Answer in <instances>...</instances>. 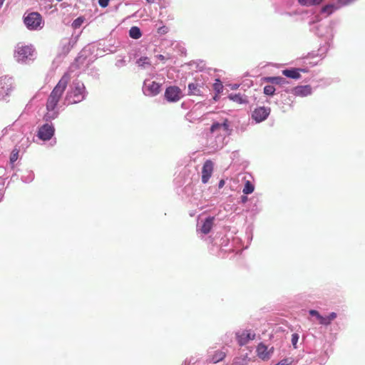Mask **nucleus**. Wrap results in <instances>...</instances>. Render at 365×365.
<instances>
[{"label":"nucleus","mask_w":365,"mask_h":365,"mask_svg":"<svg viewBox=\"0 0 365 365\" xmlns=\"http://www.w3.org/2000/svg\"><path fill=\"white\" fill-rule=\"evenodd\" d=\"M68 81V74L64 73L47 98L46 112L43 116V120L46 123L38 128L37 133V136L43 141L49 140L54 135L55 128L51 121L57 118L60 114L58 103Z\"/></svg>","instance_id":"f257e3e1"},{"label":"nucleus","mask_w":365,"mask_h":365,"mask_svg":"<svg viewBox=\"0 0 365 365\" xmlns=\"http://www.w3.org/2000/svg\"><path fill=\"white\" fill-rule=\"evenodd\" d=\"M88 94L84 83L79 80H74L66 93L63 104L69 106L79 103L87 98Z\"/></svg>","instance_id":"f03ea898"},{"label":"nucleus","mask_w":365,"mask_h":365,"mask_svg":"<svg viewBox=\"0 0 365 365\" xmlns=\"http://www.w3.org/2000/svg\"><path fill=\"white\" fill-rule=\"evenodd\" d=\"M309 31L319 37H326L330 40L334 36L333 28L335 24L334 21H330L329 24H319L316 25L314 21L310 22Z\"/></svg>","instance_id":"7ed1b4c3"},{"label":"nucleus","mask_w":365,"mask_h":365,"mask_svg":"<svg viewBox=\"0 0 365 365\" xmlns=\"http://www.w3.org/2000/svg\"><path fill=\"white\" fill-rule=\"evenodd\" d=\"M34 49L31 45L24 46L17 44L14 51V58L19 63H27L33 61Z\"/></svg>","instance_id":"20e7f679"},{"label":"nucleus","mask_w":365,"mask_h":365,"mask_svg":"<svg viewBox=\"0 0 365 365\" xmlns=\"http://www.w3.org/2000/svg\"><path fill=\"white\" fill-rule=\"evenodd\" d=\"M14 80L5 76L0 78V100L9 101L8 97L14 90Z\"/></svg>","instance_id":"39448f33"},{"label":"nucleus","mask_w":365,"mask_h":365,"mask_svg":"<svg viewBox=\"0 0 365 365\" xmlns=\"http://www.w3.org/2000/svg\"><path fill=\"white\" fill-rule=\"evenodd\" d=\"M24 23L29 30H37L42 28V17L36 12H32L24 17Z\"/></svg>","instance_id":"423d86ee"},{"label":"nucleus","mask_w":365,"mask_h":365,"mask_svg":"<svg viewBox=\"0 0 365 365\" xmlns=\"http://www.w3.org/2000/svg\"><path fill=\"white\" fill-rule=\"evenodd\" d=\"M162 84L154 81L145 79L143 85V92L147 96H155L160 93Z\"/></svg>","instance_id":"0eeeda50"},{"label":"nucleus","mask_w":365,"mask_h":365,"mask_svg":"<svg viewBox=\"0 0 365 365\" xmlns=\"http://www.w3.org/2000/svg\"><path fill=\"white\" fill-rule=\"evenodd\" d=\"M215 220L214 216H207L199 220L197 223V232L204 235L208 234L213 227Z\"/></svg>","instance_id":"6e6552de"},{"label":"nucleus","mask_w":365,"mask_h":365,"mask_svg":"<svg viewBox=\"0 0 365 365\" xmlns=\"http://www.w3.org/2000/svg\"><path fill=\"white\" fill-rule=\"evenodd\" d=\"M164 97L168 102L175 103L182 98V91L179 87L170 86L165 89Z\"/></svg>","instance_id":"1a4fd4ad"},{"label":"nucleus","mask_w":365,"mask_h":365,"mask_svg":"<svg viewBox=\"0 0 365 365\" xmlns=\"http://www.w3.org/2000/svg\"><path fill=\"white\" fill-rule=\"evenodd\" d=\"M271 109L269 107L259 106L254 109L252 113V118L256 123L265 120L269 115Z\"/></svg>","instance_id":"9d476101"},{"label":"nucleus","mask_w":365,"mask_h":365,"mask_svg":"<svg viewBox=\"0 0 365 365\" xmlns=\"http://www.w3.org/2000/svg\"><path fill=\"white\" fill-rule=\"evenodd\" d=\"M221 129L225 132V136H230L232 135V125L228 119H225L222 123L214 122L210 126L211 133H215V131Z\"/></svg>","instance_id":"9b49d317"},{"label":"nucleus","mask_w":365,"mask_h":365,"mask_svg":"<svg viewBox=\"0 0 365 365\" xmlns=\"http://www.w3.org/2000/svg\"><path fill=\"white\" fill-rule=\"evenodd\" d=\"M329 43L327 41L324 45L321 46L318 50L312 51L304 57V59L311 60L317 57L320 58V60L323 59L326 56V53L329 49Z\"/></svg>","instance_id":"f8f14e48"},{"label":"nucleus","mask_w":365,"mask_h":365,"mask_svg":"<svg viewBox=\"0 0 365 365\" xmlns=\"http://www.w3.org/2000/svg\"><path fill=\"white\" fill-rule=\"evenodd\" d=\"M286 93H291L296 96L305 97L312 93V89L309 85L297 86L291 89L285 88Z\"/></svg>","instance_id":"ddd939ff"},{"label":"nucleus","mask_w":365,"mask_h":365,"mask_svg":"<svg viewBox=\"0 0 365 365\" xmlns=\"http://www.w3.org/2000/svg\"><path fill=\"white\" fill-rule=\"evenodd\" d=\"M255 337V334L252 333L250 331H243L242 332H236V339L240 346L246 345L250 340H253Z\"/></svg>","instance_id":"4468645a"},{"label":"nucleus","mask_w":365,"mask_h":365,"mask_svg":"<svg viewBox=\"0 0 365 365\" xmlns=\"http://www.w3.org/2000/svg\"><path fill=\"white\" fill-rule=\"evenodd\" d=\"M213 171V163L210 160H207L202 168V182L206 184L210 178Z\"/></svg>","instance_id":"2eb2a0df"},{"label":"nucleus","mask_w":365,"mask_h":365,"mask_svg":"<svg viewBox=\"0 0 365 365\" xmlns=\"http://www.w3.org/2000/svg\"><path fill=\"white\" fill-rule=\"evenodd\" d=\"M273 349V347H272L270 351H268L267 346L263 343H260L257 346V356L262 360H267L270 358Z\"/></svg>","instance_id":"dca6fc26"},{"label":"nucleus","mask_w":365,"mask_h":365,"mask_svg":"<svg viewBox=\"0 0 365 365\" xmlns=\"http://www.w3.org/2000/svg\"><path fill=\"white\" fill-rule=\"evenodd\" d=\"M339 9H340V7L336 1V3H330L323 6L321 8L320 13L330 16Z\"/></svg>","instance_id":"f3484780"},{"label":"nucleus","mask_w":365,"mask_h":365,"mask_svg":"<svg viewBox=\"0 0 365 365\" xmlns=\"http://www.w3.org/2000/svg\"><path fill=\"white\" fill-rule=\"evenodd\" d=\"M203 83L199 82L189 83L187 85L188 95L200 96L201 93L200 88Z\"/></svg>","instance_id":"a211bd4d"},{"label":"nucleus","mask_w":365,"mask_h":365,"mask_svg":"<svg viewBox=\"0 0 365 365\" xmlns=\"http://www.w3.org/2000/svg\"><path fill=\"white\" fill-rule=\"evenodd\" d=\"M282 74L287 78L292 79H299L301 78V75L299 73V69L297 68H290L282 70Z\"/></svg>","instance_id":"6ab92c4d"},{"label":"nucleus","mask_w":365,"mask_h":365,"mask_svg":"<svg viewBox=\"0 0 365 365\" xmlns=\"http://www.w3.org/2000/svg\"><path fill=\"white\" fill-rule=\"evenodd\" d=\"M250 212H252L254 215L259 213L262 210L259 197L253 196L252 197L250 198Z\"/></svg>","instance_id":"aec40b11"},{"label":"nucleus","mask_w":365,"mask_h":365,"mask_svg":"<svg viewBox=\"0 0 365 365\" xmlns=\"http://www.w3.org/2000/svg\"><path fill=\"white\" fill-rule=\"evenodd\" d=\"M73 46V43L68 39H63L61 41L60 48L61 53L63 55H66L69 53L72 47Z\"/></svg>","instance_id":"412c9836"},{"label":"nucleus","mask_w":365,"mask_h":365,"mask_svg":"<svg viewBox=\"0 0 365 365\" xmlns=\"http://www.w3.org/2000/svg\"><path fill=\"white\" fill-rule=\"evenodd\" d=\"M228 98L234 102H237L240 104H245L247 103L246 96L241 93H231Z\"/></svg>","instance_id":"4be33fe9"},{"label":"nucleus","mask_w":365,"mask_h":365,"mask_svg":"<svg viewBox=\"0 0 365 365\" xmlns=\"http://www.w3.org/2000/svg\"><path fill=\"white\" fill-rule=\"evenodd\" d=\"M129 36L133 39H138L142 36V32L139 27L132 26L129 30Z\"/></svg>","instance_id":"5701e85b"},{"label":"nucleus","mask_w":365,"mask_h":365,"mask_svg":"<svg viewBox=\"0 0 365 365\" xmlns=\"http://www.w3.org/2000/svg\"><path fill=\"white\" fill-rule=\"evenodd\" d=\"M135 63L141 68H146L150 66V59L147 56H142L137 59Z\"/></svg>","instance_id":"b1692460"},{"label":"nucleus","mask_w":365,"mask_h":365,"mask_svg":"<svg viewBox=\"0 0 365 365\" xmlns=\"http://www.w3.org/2000/svg\"><path fill=\"white\" fill-rule=\"evenodd\" d=\"M34 179V173L31 170H27L24 175L21 176V180L25 183H29Z\"/></svg>","instance_id":"393cba45"},{"label":"nucleus","mask_w":365,"mask_h":365,"mask_svg":"<svg viewBox=\"0 0 365 365\" xmlns=\"http://www.w3.org/2000/svg\"><path fill=\"white\" fill-rule=\"evenodd\" d=\"M255 190V186L249 180H247L245 183L244 187H243V193L245 195H249L254 192Z\"/></svg>","instance_id":"a878e982"},{"label":"nucleus","mask_w":365,"mask_h":365,"mask_svg":"<svg viewBox=\"0 0 365 365\" xmlns=\"http://www.w3.org/2000/svg\"><path fill=\"white\" fill-rule=\"evenodd\" d=\"M213 89L216 93V96L222 92L223 85L219 78L215 79V82L213 83Z\"/></svg>","instance_id":"bb28decb"},{"label":"nucleus","mask_w":365,"mask_h":365,"mask_svg":"<svg viewBox=\"0 0 365 365\" xmlns=\"http://www.w3.org/2000/svg\"><path fill=\"white\" fill-rule=\"evenodd\" d=\"M190 66H195V68L197 71H202L205 68V63L203 61L199 60L197 61H192L190 63Z\"/></svg>","instance_id":"cd10ccee"},{"label":"nucleus","mask_w":365,"mask_h":365,"mask_svg":"<svg viewBox=\"0 0 365 365\" xmlns=\"http://www.w3.org/2000/svg\"><path fill=\"white\" fill-rule=\"evenodd\" d=\"M263 81L264 82L278 85L279 82H280V81H282V80L280 79V76H267V77L263 78Z\"/></svg>","instance_id":"c85d7f7f"},{"label":"nucleus","mask_w":365,"mask_h":365,"mask_svg":"<svg viewBox=\"0 0 365 365\" xmlns=\"http://www.w3.org/2000/svg\"><path fill=\"white\" fill-rule=\"evenodd\" d=\"M275 88L272 85H267L263 88V93L266 96H272L275 93Z\"/></svg>","instance_id":"c756f323"},{"label":"nucleus","mask_w":365,"mask_h":365,"mask_svg":"<svg viewBox=\"0 0 365 365\" xmlns=\"http://www.w3.org/2000/svg\"><path fill=\"white\" fill-rule=\"evenodd\" d=\"M358 0H337L336 1L338 3L340 9H341L343 7L350 6L353 4H354Z\"/></svg>","instance_id":"7c9ffc66"},{"label":"nucleus","mask_w":365,"mask_h":365,"mask_svg":"<svg viewBox=\"0 0 365 365\" xmlns=\"http://www.w3.org/2000/svg\"><path fill=\"white\" fill-rule=\"evenodd\" d=\"M84 21V18L83 16H79L76 18L71 24V26L73 29H78Z\"/></svg>","instance_id":"2f4dec72"},{"label":"nucleus","mask_w":365,"mask_h":365,"mask_svg":"<svg viewBox=\"0 0 365 365\" xmlns=\"http://www.w3.org/2000/svg\"><path fill=\"white\" fill-rule=\"evenodd\" d=\"M18 155H19V150H17L16 148H14L11 153V155H10V158H9V160H10V163L13 165L14 163L16 161V160L18 159Z\"/></svg>","instance_id":"473e14b6"},{"label":"nucleus","mask_w":365,"mask_h":365,"mask_svg":"<svg viewBox=\"0 0 365 365\" xmlns=\"http://www.w3.org/2000/svg\"><path fill=\"white\" fill-rule=\"evenodd\" d=\"M319 322L321 325L327 327L331 324V321L329 319L327 316L322 315V318L319 319Z\"/></svg>","instance_id":"72a5a7b5"},{"label":"nucleus","mask_w":365,"mask_h":365,"mask_svg":"<svg viewBox=\"0 0 365 365\" xmlns=\"http://www.w3.org/2000/svg\"><path fill=\"white\" fill-rule=\"evenodd\" d=\"M299 339V335L297 333H293L292 334L291 341L294 349L297 348V342Z\"/></svg>","instance_id":"f704fd0d"},{"label":"nucleus","mask_w":365,"mask_h":365,"mask_svg":"<svg viewBox=\"0 0 365 365\" xmlns=\"http://www.w3.org/2000/svg\"><path fill=\"white\" fill-rule=\"evenodd\" d=\"M225 357V354L223 352H219L215 354V355L213 357V360L215 362H219L224 359Z\"/></svg>","instance_id":"c9c22d12"},{"label":"nucleus","mask_w":365,"mask_h":365,"mask_svg":"<svg viewBox=\"0 0 365 365\" xmlns=\"http://www.w3.org/2000/svg\"><path fill=\"white\" fill-rule=\"evenodd\" d=\"M115 66L117 68H121L126 66V61L125 57H122L120 59L117 60L115 63Z\"/></svg>","instance_id":"e433bc0d"},{"label":"nucleus","mask_w":365,"mask_h":365,"mask_svg":"<svg viewBox=\"0 0 365 365\" xmlns=\"http://www.w3.org/2000/svg\"><path fill=\"white\" fill-rule=\"evenodd\" d=\"M309 314L312 317H315L318 320L322 318V314L317 310L310 309Z\"/></svg>","instance_id":"4c0bfd02"},{"label":"nucleus","mask_w":365,"mask_h":365,"mask_svg":"<svg viewBox=\"0 0 365 365\" xmlns=\"http://www.w3.org/2000/svg\"><path fill=\"white\" fill-rule=\"evenodd\" d=\"M232 365H245V360L241 358H235Z\"/></svg>","instance_id":"58836bf2"},{"label":"nucleus","mask_w":365,"mask_h":365,"mask_svg":"<svg viewBox=\"0 0 365 365\" xmlns=\"http://www.w3.org/2000/svg\"><path fill=\"white\" fill-rule=\"evenodd\" d=\"M280 82H279V86H281L282 88H285L286 85H288L289 83V81L284 77L280 76Z\"/></svg>","instance_id":"ea45409f"},{"label":"nucleus","mask_w":365,"mask_h":365,"mask_svg":"<svg viewBox=\"0 0 365 365\" xmlns=\"http://www.w3.org/2000/svg\"><path fill=\"white\" fill-rule=\"evenodd\" d=\"M328 355L327 354V352H324V354H323L322 356H321L320 358H319V360L320 361H319V364L320 365H323L326 363V361H327L328 359Z\"/></svg>","instance_id":"a19ab883"},{"label":"nucleus","mask_w":365,"mask_h":365,"mask_svg":"<svg viewBox=\"0 0 365 365\" xmlns=\"http://www.w3.org/2000/svg\"><path fill=\"white\" fill-rule=\"evenodd\" d=\"M98 4L102 8H106L108 6L110 0H98Z\"/></svg>","instance_id":"79ce46f5"},{"label":"nucleus","mask_w":365,"mask_h":365,"mask_svg":"<svg viewBox=\"0 0 365 365\" xmlns=\"http://www.w3.org/2000/svg\"><path fill=\"white\" fill-rule=\"evenodd\" d=\"M299 4L302 6H308L310 4V0H298Z\"/></svg>","instance_id":"37998d69"},{"label":"nucleus","mask_w":365,"mask_h":365,"mask_svg":"<svg viewBox=\"0 0 365 365\" xmlns=\"http://www.w3.org/2000/svg\"><path fill=\"white\" fill-rule=\"evenodd\" d=\"M323 0H310V4L309 6H317L320 4Z\"/></svg>","instance_id":"c03bdc74"},{"label":"nucleus","mask_w":365,"mask_h":365,"mask_svg":"<svg viewBox=\"0 0 365 365\" xmlns=\"http://www.w3.org/2000/svg\"><path fill=\"white\" fill-rule=\"evenodd\" d=\"M327 317H329V319L331 321H332V320H334V319L336 318L337 314H336V312H332L329 313V315H327Z\"/></svg>","instance_id":"a18cd8bd"},{"label":"nucleus","mask_w":365,"mask_h":365,"mask_svg":"<svg viewBox=\"0 0 365 365\" xmlns=\"http://www.w3.org/2000/svg\"><path fill=\"white\" fill-rule=\"evenodd\" d=\"M247 200H248V197L245 194L240 197V202L242 203H245L247 202Z\"/></svg>","instance_id":"49530a36"},{"label":"nucleus","mask_w":365,"mask_h":365,"mask_svg":"<svg viewBox=\"0 0 365 365\" xmlns=\"http://www.w3.org/2000/svg\"><path fill=\"white\" fill-rule=\"evenodd\" d=\"M299 69V73H307L309 72V68L307 67L306 68H297Z\"/></svg>","instance_id":"de8ad7c7"},{"label":"nucleus","mask_w":365,"mask_h":365,"mask_svg":"<svg viewBox=\"0 0 365 365\" xmlns=\"http://www.w3.org/2000/svg\"><path fill=\"white\" fill-rule=\"evenodd\" d=\"M0 190L4 191V180L0 178Z\"/></svg>","instance_id":"09e8293b"},{"label":"nucleus","mask_w":365,"mask_h":365,"mask_svg":"<svg viewBox=\"0 0 365 365\" xmlns=\"http://www.w3.org/2000/svg\"><path fill=\"white\" fill-rule=\"evenodd\" d=\"M318 63H319V61H309V63H307V64H309L310 67H313V66L317 65Z\"/></svg>","instance_id":"8fccbe9b"},{"label":"nucleus","mask_w":365,"mask_h":365,"mask_svg":"<svg viewBox=\"0 0 365 365\" xmlns=\"http://www.w3.org/2000/svg\"><path fill=\"white\" fill-rule=\"evenodd\" d=\"M224 185H225V180H220L218 182V187L220 189V188L223 187Z\"/></svg>","instance_id":"3c124183"},{"label":"nucleus","mask_w":365,"mask_h":365,"mask_svg":"<svg viewBox=\"0 0 365 365\" xmlns=\"http://www.w3.org/2000/svg\"><path fill=\"white\" fill-rule=\"evenodd\" d=\"M156 58L160 61H164L165 60V57L162 54H158L156 56Z\"/></svg>","instance_id":"603ef678"},{"label":"nucleus","mask_w":365,"mask_h":365,"mask_svg":"<svg viewBox=\"0 0 365 365\" xmlns=\"http://www.w3.org/2000/svg\"><path fill=\"white\" fill-rule=\"evenodd\" d=\"M184 190H185V191H187V190H191V187H190V185H185V187L182 190V191H183Z\"/></svg>","instance_id":"864d4df0"},{"label":"nucleus","mask_w":365,"mask_h":365,"mask_svg":"<svg viewBox=\"0 0 365 365\" xmlns=\"http://www.w3.org/2000/svg\"><path fill=\"white\" fill-rule=\"evenodd\" d=\"M4 195V191L0 190V202L3 200Z\"/></svg>","instance_id":"5fc2aeb1"},{"label":"nucleus","mask_w":365,"mask_h":365,"mask_svg":"<svg viewBox=\"0 0 365 365\" xmlns=\"http://www.w3.org/2000/svg\"><path fill=\"white\" fill-rule=\"evenodd\" d=\"M181 178H181V176H180V175H179V176H178V177L175 180V183H178V181H180V180H181Z\"/></svg>","instance_id":"6e6d98bb"},{"label":"nucleus","mask_w":365,"mask_h":365,"mask_svg":"<svg viewBox=\"0 0 365 365\" xmlns=\"http://www.w3.org/2000/svg\"><path fill=\"white\" fill-rule=\"evenodd\" d=\"M156 0H146V1L149 4L154 3Z\"/></svg>","instance_id":"4d7b16f0"},{"label":"nucleus","mask_w":365,"mask_h":365,"mask_svg":"<svg viewBox=\"0 0 365 365\" xmlns=\"http://www.w3.org/2000/svg\"><path fill=\"white\" fill-rule=\"evenodd\" d=\"M213 99L217 101L219 99V96H216V93L215 94V96L213 97Z\"/></svg>","instance_id":"13d9d810"},{"label":"nucleus","mask_w":365,"mask_h":365,"mask_svg":"<svg viewBox=\"0 0 365 365\" xmlns=\"http://www.w3.org/2000/svg\"><path fill=\"white\" fill-rule=\"evenodd\" d=\"M5 0H0V8L1 7V6L3 5L4 2Z\"/></svg>","instance_id":"bf43d9fd"},{"label":"nucleus","mask_w":365,"mask_h":365,"mask_svg":"<svg viewBox=\"0 0 365 365\" xmlns=\"http://www.w3.org/2000/svg\"><path fill=\"white\" fill-rule=\"evenodd\" d=\"M237 88H238V85H236V84L234 85L233 87H232V88H234V89H236Z\"/></svg>","instance_id":"052dcab7"},{"label":"nucleus","mask_w":365,"mask_h":365,"mask_svg":"<svg viewBox=\"0 0 365 365\" xmlns=\"http://www.w3.org/2000/svg\"><path fill=\"white\" fill-rule=\"evenodd\" d=\"M46 1L48 3H52L53 1V0H46Z\"/></svg>","instance_id":"680f3d73"},{"label":"nucleus","mask_w":365,"mask_h":365,"mask_svg":"<svg viewBox=\"0 0 365 365\" xmlns=\"http://www.w3.org/2000/svg\"><path fill=\"white\" fill-rule=\"evenodd\" d=\"M177 192H178V195H180V191H179V190H178H178H177Z\"/></svg>","instance_id":"e2e57ef3"}]
</instances>
